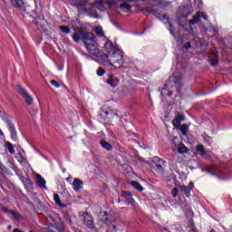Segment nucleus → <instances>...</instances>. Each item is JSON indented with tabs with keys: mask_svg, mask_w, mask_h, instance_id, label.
I'll return each mask as SVG.
<instances>
[{
	"mask_svg": "<svg viewBox=\"0 0 232 232\" xmlns=\"http://www.w3.org/2000/svg\"><path fill=\"white\" fill-rule=\"evenodd\" d=\"M92 55L94 61H97L104 66H113L114 68H121L124 64V55L121 51H114V53H104L99 46L92 53H89Z\"/></svg>",
	"mask_w": 232,
	"mask_h": 232,
	"instance_id": "f257e3e1",
	"label": "nucleus"
},
{
	"mask_svg": "<svg viewBox=\"0 0 232 232\" xmlns=\"http://www.w3.org/2000/svg\"><path fill=\"white\" fill-rule=\"evenodd\" d=\"M115 5V1H103L100 0L98 2L90 3L88 0H81L78 3L75 4V6L77 8H82L83 12H88L89 14H92L95 12V8H98V10H104V6H108V8H111Z\"/></svg>",
	"mask_w": 232,
	"mask_h": 232,
	"instance_id": "f03ea898",
	"label": "nucleus"
},
{
	"mask_svg": "<svg viewBox=\"0 0 232 232\" xmlns=\"http://www.w3.org/2000/svg\"><path fill=\"white\" fill-rule=\"evenodd\" d=\"M82 43H83L87 52L89 53H92V52H95L99 44H97V37H95V34L92 32H86L83 33V38L82 39Z\"/></svg>",
	"mask_w": 232,
	"mask_h": 232,
	"instance_id": "7ed1b4c3",
	"label": "nucleus"
},
{
	"mask_svg": "<svg viewBox=\"0 0 232 232\" xmlns=\"http://www.w3.org/2000/svg\"><path fill=\"white\" fill-rule=\"evenodd\" d=\"M143 12H148L149 14H152V15H156V17H159L164 24H169V31L170 32L171 35H175V28L173 27V24L169 23V17H168L167 14H162L161 16L160 14H159V11L157 9H150V7L143 8Z\"/></svg>",
	"mask_w": 232,
	"mask_h": 232,
	"instance_id": "20e7f679",
	"label": "nucleus"
},
{
	"mask_svg": "<svg viewBox=\"0 0 232 232\" xmlns=\"http://www.w3.org/2000/svg\"><path fill=\"white\" fill-rule=\"evenodd\" d=\"M182 76L173 74L167 80L163 90H166V88H176L177 92H180V90H182Z\"/></svg>",
	"mask_w": 232,
	"mask_h": 232,
	"instance_id": "39448f33",
	"label": "nucleus"
},
{
	"mask_svg": "<svg viewBox=\"0 0 232 232\" xmlns=\"http://www.w3.org/2000/svg\"><path fill=\"white\" fill-rule=\"evenodd\" d=\"M153 164L151 165V170L156 171L159 175H163L164 169H166V160L155 157L153 158Z\"/></svg>",
	"mask_w": 232,
	"mask_h": 232,
	"instance_id": "423d86ee",
	"label": "nucleus"
},
{
	"mask_svg": "<svg viewBox=\"0 0 232 232\" xmlns=\"http://www.w3.org/2000/svg\"><path fill=\"white\" fill-rule=\"evenodd\" d=\"M73 31L74 33L72 34V41H74V43H81L84 36L85 31L81 27H73Z\"/></svg>",
	"mask_w": 232,
	"mask_h": 232,
	"instance_id": "0eeeda50",
	"label": "nucleus"
},
{
	"mask_svg": "<svg viewBox=\"0 0 232 232\" xmlns=\"http://www.w3.org/2000/svg\"><path fill=\"white\" fill-rule=\"evenodd\" d=\"M18 93H20V95L24 97L26 104H28L29 106H32V104H34V98H32V96L28 94V92H26V89L18 85Z\"/></svg>",
	"mask_w": 232,
	"mask_h": 232,
	"instance_id": "6e6552de",
	"label": "nucleus"
},
{
	"mask_svg": "<svg viewBox=\"0 0 232 232\" xmlns=\"http://www.w3.org/2000/svg\"><path fill=\"white\" fill-rule=\"evenodd\" d=\"M83 223L88 227V229H95V223L93 222V217L91 216L90 213H84Z\"/></svg>",
	"mask_w": 232,
	"mask_h": 232,
	"instance_id": "1a4fd4ad",
	"label": "nucleus"
},
{
	"mask_svg": "<svg viewBox=\"0 0 232 232\" xmlns=\"http://www.w3.org/2000/svg\"><path fill=\"white\" fill-rule=\"evenodd\" d=\"M20 12L24 17H34V15H35V12H34L32 6L26 5L24 4L21 7Z\"/></svg>",
	"mask_w": 232,
	"mask_h": 232,
	"instance_id": "9d476101",
	"label": "nucleus"
},
{
	"mask_svg": "<svg viewBox=\"0 0 232 232\" xmlns=\"http://www.w3.org/2000/svg\"><path fill=\"white\" fill-rule=\"evenodd\" d=\"M5 122L8 126V130L11 133L12 140L16 141L17 140V130H15V126L14 125V123H12V121H10V120H6Z\"/></svg>",
	"mask_w": 232,
	"mask_h": 232,
	"instance_id": "9b49d317",
	"label": "nucleus"
},
{
	"mask_svg": "<svg viewBox=\"0 0 232 232\" xmlns=\"http://www.w3.org/2000/svg\"><path fill=\"white\" fill-rule=\"evenodd\" d=\"M121 197H124L127 203L130 204L133 208H135V199H133L131 192L122 191Z\"/></svg>",
	"mask_w": 232,
	"mask_h": 232,
	"instance_id": "f8f14e48",
	"label": "nucleus"
},
{
	"mask_svg": "<svg viewBox=\"0 0 232 232\" xmlns=\"http://www.w3.org/2000/svg\"><path fill=\"white\" fill-rule=\"evenodd\" d=\"M200 19H202V12H198L193 15V18L188 21L189 26L198 24V23H200Z\"/></svg>",
	"mask_w": 232,
	"mask_h": 232,
	"instance_id": "ddd939ff",
	"label": "nucleus"
},
{
	"mask_svg": "<svg viewBox=\"0 0 232 232\" xmlns=\"http://www.w3.org/2000/svg\"><path fill=\"white\" fill-rule=\"evenodd\" d=\"M36 184L41 188V189H46V180L41 174H35Z\"/></svg>",
	"mask_w": 232,
	"mask_h": 232,
	"instance_id": "4468645a",
	"label": "nucleus"
},
{
	"mask_svg": "<svg viewBox=\"0 0 232 232\" xmlns=\"http://www.w3.org/2000/svg\"><path fill=\"white\" fill-rule=\"evenodd\" d=\"M84 186V182L81 180L79 178H75L72 182V187L74 191H81Z\"/></svg>",
	"mask_w": 232,
	"mask_h": 232,
	"instance_id": "2eb2a0df",
	"label": "nucleus"
},
{
	"mask_svg": "<svg viewBox=\"0 0 232 232\" xmlns=\"http://www.w3.org/2000/svg\"><path fill=\"white\" fill-rule=\"evenodd\" d=\"M107 84H110L112 88H116V86H119V79L115 75L110 74L107 79Z\"/></svg>",
	"mask_w": 232,
	"mask_h": 232,
	"instance_id": "dca6fc26",
	"label": "nucleus"
},
{
	"mask_svg": "<svg viewBox=\"0 0 232 232\" xmlns=\"http://www.w3.org/2000/svg\"><path fill=\"white\" fill-rule=\"evenodd\" d=\"M13 8H16V10H20L24 6V2L23 0H9Z\"/></svg>",
	"mask_w": 232,
	"mask_h": 232,
	"instance_id": "f3484780",
	"label": "nucleus"
},
{
	"mask_svg": "<svg viewBox=\"0 0 232 232\" xmlns=\"http://www.w3.org/2000/svg\"><path fill=\"white\" fill-rule=\"evenodd\" d=\"M105 50L107 52V53H115L114 52H120L119 50H115V47H113V43L107 41L105 43Z\"/></svg>",
	"mask_w": 232,
	"mask_h": 232,
	"instance_id": "a211bd4d",
	"label": "nucleus"
},
{
	"mask_svg": "<svg viewBox=\"0 0 232 232\" xmlns=\"http://www.w3.org/2000/svg\"><path fill=\"white\" fill-rule=\"evenodd\" d=\"M100 145L102 146V148H103V150H106L107 151H111V150H113V146H111L110 142L104 140H100Z\"/></svg>",
	"mask_w": 232,
	"mask_h": 232,
	"instance_id": "6ab92c4d",
	"label": "nucleus"
},
{
	"mask_svg": "<svg viewBox=\"0 0 232 232\" xmlns=\"http://www.w3.org/2000/svg\"><path fill=\"white\" fill-rule=\"evenodd\" d=\"M178 153H180L181 155H184V153H188L189 151V149L184 145V143H179L177 145Z\"/></svg>",
	"mask_w": 232,
	"mask_h": 232,
	"instance_id": "aec40b11",
	"label": "nucleus"
},
{
	"mask_svg": "<svg viewBox=\"0 0 232 232\" xmlns=\"http://www.w3.org/2000/svg\"><path fill=\"white\" fill-rule=\"evenodd\" d=\"M218 64V52H213V58L210 59V65L217 66Z\"/></svg>",
	"mask_w": 232,
	"mask_h": 232,
	"instance_id": "412c9836",
	"label": "nucleus"
},
{
	"mask_svg": "<svg viewBox=\"0 0 232 232\" xmlns=\"http://www.w3.org/2000/svg\"><path fill=\"white\" fill-rule=\"evenodd\" d=\"M64 218L69 226H72V224H73V222H72V210L68 209L64 212Z\"/></svg>",
	"mask_w": 232,
	"mask_h": 232,
	"instance_id": "4be33fe9",
	"label": "nucleus"
},
{
	"mask_svg": "<svg viewBox=\"0 0 232 232\" xmlns=\"http://www.w3.org/2000/svg\"><path fill=\"white\" fill-rule=\"evenodd\" d=\"M130 186L134 188V189H137L138 191H144V187L139 183V181H130Z\"/></svg>",
	"mask_w": 232,
	"mask_h": 232,
	"instance_id": "5701e85b",
	"label": "nucleus"
},
{
	"mask_svg": "<svg viewBox=\"0 0 232 232\" xmlns=\"http://www.w3.org/2000/svg\"><path fill=\"white\" fill-rule=\"evenodd\" d=\"M179 190L185 194V197L189 198L191 196V190L186 188L185 185L179 186Z\"/></svg>",
	"mask_w": 232,
	"mask_h": 232,
	"instance_id": "b1692460",
	"label": "nucleus"
},
{
	"mask_svg": "<svg viewBox=\"0 0 232 232\" xmlns=\"http://www.w3.org/2000/svg\"><path fill=\"white\" fill-rule=\"evenodd\" d=\"M53 200H54L55 204H57L59 206V208H66V205L63 204L61 202V198L59 197V194L53 195Z\"/></svg>",
	"mask_w": 232,
	"mask_h": 232,
	"instance_id": "393cba45",
	"label": "nucleus"
},
{
	"mask_svg": "<svg viewBox=\"0 0 232 232\" xmlns=\"http://www.w3.org/2000/svg\"><path fill=\"white\" fill-rule=\"evenodd\" d=\"M196 150L200 153L201 157H206V155H208V151L204 149V145H198Z\"/></svg>",
	"mask_w": 232,
	"mask_h": 232,
	"instance_id": "a878e982",
	"label": "nucleus"
},
{
	"mask_svg": "<svg viewBox=\"0 0 232 232\" xmlns=\"http://www.w3.org/2000/svg\"><path fill=\"white\" fill-rule=\"evenodd\" d=\"M11 215L17 222H21V220H23V216H21L20 213L15 210H13Z\"/></svg>",
	"mask_w": 232,
	"mask_h": 232,
	"instance_id": "bb28decb",
	"label": "nucleus"
},
{
	"mask_svg": "<svg viewBox=\"0 0 232 232\" xmlns=\"http://www.w3.org/2000/svg\"><path fill=\"white\" fill-rule=\"evenodd\" d=\"M59 30L62 32V34H71L72 30L70 29V27L66 26V25H60Z\"/></svg>",
	"mask_w": 232,
	"mask_h": 232,
	"instance_id": "cd10ccee",
	"label": "nucleus"
},
{
	"mask_svg": "<svg viewBox=\"0 0 232 232\" xmlns=\"http://www.w3.org/2000/svg\"><path fill=\"white\" fill-rule=\"evenodd\" d=\"M54 226L58 232H64V224L63 222H56Z\"/></svg>",
	"mask_w": 232,
	"mask_h": 232,
	"instance_id": "c85d7f7f",
	"label": "nucleus"
},
{
	"mask_svg": "<svg viewBox=\"0 0 232 232\" xmlns=\"http://www.w3.org/2000/svg\"><path fill=\"white\" fill-rule=\"evenodd\" d=\"M94 32L99 37H104V31H102V26L95 27Z\"/></svg>",
	"mask_w": 232,
	"mask_h": 232,
	"instance_id": "c756f323",
	"label": "nucleus"
},
{
	"mask_svg": "<svg viewBox=\"0 0 232 232\" xmlns=\"http://www.w3.org/2000/svg\"><path fill=\"white\" fill-rule=\"evenodd\" d=\"M5 146L8 150L9 153H11V155H14V153H15V150L14 149V145L10 141H6Z\"/></svg>",
	"mask_w": 232,
	"mask_h": 232,
	"instance_id": "7c9ffc66",
	"label": "nucleus"
},
{
	"mask_svg": "<svg viewBox=\"0 0 232 232\" xmlns=\"http://www.w3.org/2000/svg\"><path fill=\"white\" fill-rule=\"evenodd\" d=\"M149 5L152 7L155 6H161L162 5V1L161 0H150L149 2Z\"/></svg>",
	"mask_w": 232,
	"mask_h": 232,
	"instance_id": "2f4dec72",
	"label": "nucleus"
},
{
	"mask_svg": "<svg viewBox=\"0 0 232 232\" xmlns=\"http://www.w3.org/2000/svg\"><path fill=\"white\" fill-rule=\"evenodd\" d=\"M120 8L121 10H131V5L127 3H123L120 5Z\"/></svg>",
	"mask_w": 232,
	"mask_h": 232,
	"instance_id": "473e14b6",
	"label": "nucleus"
},
{
	"mask_svg": "<svg viewBox=\"0 0 232 232\" xmlns=\"http://www.w3.org/2000/svg\"><path fill=\"white\" fill-rule=\"evenodd\" d=\"M180 131L182 135L187 136L188 135V124H183L180 128Z\"/></svg>",
	"mask_w": 232,
	"mask_h": 232,
	"instance_id": "72a5a7b5",
	"label": "nucleus"
},
{
	"mask_svg": "<svg viewBox=\"0 0 232 232\" xmlns=\"http://www.w3.org/2000/svg\"><path fill=\"white\" fill-rule=\"evenodd\" d=\"M96 73L99 77H102V75L106 73V71L102 67H99L96 71Z\"/></svg>",
	"mask_w": 232,
	"mask_h": 232,
	"instance_id": "f704fd0d",
	"label": "nucleus"
},
{
	"mask_svg": "<svg viewBox=\"0 0 232 232\" xmlns=\"http://www.w3.org/2000/svg\"><path fill=\"white\" fill-rule=\"evenodd\" d=\"M172 124H173V126H174L175 128H179V126H180V121L178 120L177 118H175V119L173 120V121H172Z\"/></svg>",
	"mask_w": 232,
	"mask_h": 232,
	"instance_id": "c9c22d12",
	"label": "nucleus"
},
{
	"mask_svg": "<svg viewBox=\"0 0 232 232\" xmlns=\"http://www.w3.org/2000/svg\"><path fill=\"white\" fill-rule=\"evenodd\" d=\"M171 195H172L173 198H176L179 195V188H174L171 191Z\"/></svg>",
	"mask_w": 232,
	"mask_h": 232,
	"instance_id": "e433bc0d",
	"label": "nucleus"
},
{
	"mask_svg": "<svg viewBox=\"0 0 232 232\" xmlns=\"http://www.w3.org/2000/svg\"><path fill=\"white\" fill-rule=\"evenodd\" d=\"M2 211H4L6 215H12V213L14 212V210H10L6 207L2 208Z\"/></svg>",
	"mask_w": 232,
	"mask_h": 232,
	"instance_id": "4c0bfd02",
	"label": "nucleus"
},
{
	"mask_svg": "<svg viewBox=\"0 0 232 232\" xmlns=\"http://www.w3.org/2000/svg\"><path fill=\"white\" fill-rule=\"evenodd\" d=\"M178 21H179V23L180 26H182V23H181V21H188V16L183 15V16H181V17L178 18Z\"/></svg>",
	"mask_w": 232,
	"mask_h": 232,
	"instance_id": "58836bf2",
	"label": "nucleus"
},
{
	"mask_svg": "<svg viewBox=\"0 0 232 232\" xmlns=\"http://www.w3.org/2000/svg\"><path fill=\"white\" fill-rule=\"evenodd\" d=\"M51 84L53 85V86H54L55 88H60V84L57 82V81H55V80H52L51 81Z\"/></svg>",
	"mask_w": 232,
	"mask_h": 232,
	"instance_id": "ea45409f",
	"label": "nucleus"
},
{
	"mask_svg": "<svg viewBox=\"0 0 232 232\" xmlns=\"http://www.w3.org/2000/svg\"><path fill=\"white\" fill-rule=\"evenodd\" d=\"M176 119H177L178 121H179V122H181V121H185V120H186L185 117H184V114H179V115H178V116L176 117Z\"/></svg>",
	"mask_w": 232,
	"mask_h": 232,
	"instance_id": "a19ab883",
	"label": "nucleus"
},
{
	"mask_svg": "<svg viewBox=\"0 0 232 232\" xmlns=\"http://www.w3.org/2000/svg\"><path fill=\"white\" fill-rule=\"evenodd\" d=\"M48 222H53V224H55L57 221L55 220V218L49 216L47 218Z\"/></svg>",
	"mask_w": 232,
	"mask_h": 232,
	"instance_id": "79ce46f5",
	"label": "nucleus"
},
{
	"mask_svg": "<svg viewBox=\"0 0 232 232\" xmlns=\"http://www.w3.org/2000/svg\"><path fill=\"white\" fill-rule=\"evenodd\" d=\"M189 48H191V43H190V42H187V43L184 44V49H185V50H189Z\"/></svg>",
	"mask_w": 232,
	"mask_h": 232,
	"instance_id": "37998d69",
	"label": "nucleus"
},
{
	"mask_svg": "<svg viewBox=\"0 0 232 232\" xmlns=\"http://www.w3.org/2000/svg\"><path fill=\"white\" fill-rule=\"evenodd\" d=\"M16 159H18L19 162H23V160H24V159L23 158V154L21 153L17 154Z\"/></svg>",
	"mask_w": 232,
	"mask_h": 232,
	"instance_id": "c03bdc74",
	"label": "nucleus"
},
{
	"mask_svg": "<svg viewBox=\"0 0 232 232\" xmlns=\"http://www.w3.org/2000/svg\"><path fill=\"white\" fill-rule=\"evenodd\" d=\"M215 168H217V167L213 166L211 168H207L206 169L207 173H213V169H215Z\"/></svg>",
	"mask_w": 232,
	"mask_h": 232,
	"instance_id": "a18cd8bd",
	"label": "nucleus"
},
{
	"mask_svg": "<svg viewBox=\"0 0 232 232\" xmlns=\"http://www.w3.org/2000/svg\"><path fill=\"white\" fill-rule=\"evenodd\" d=\"M186 188L191 191V189H193V188H195V185L193 184V182H190L188 184V186H186Z\"/></svg>",
	"mask_w": 232,
	"mask_h": 232,
	"instance_id": "49530a36",
	"label": "nucleus"
},
{
	"mask_svg": "<svg viewBox=\"0 0 232 232\" xmlns=\"http://www.w3.org/2000/svg\"><path fill=\"white\" fill-rule=\"evenodd\" d=\"M127 3H137V1H141V2H144L146 0H126Z\"/></svg>",
	"mask_w": 232,
	"mask_h": 232,
	"instance_id": "de8ad7c7",
	"label": "nucleus"
},
{
	"mask_svg": "<svg viewBox=\"0 0 232 232\" xmlns=\"http://www.w3.org/2000/svg\"><path fill=\"white\" fill-rule=\"evenodd\" d=\"M201 17L205 19V21H208V15L204 13H202Z\"/></svg>",
	"mask_w": 232,
	"mask_h": 232,
	"instance_id": "09e8293b",
	"label": "nucleus"
},
{
	"mask_svg": "<svg viewBox=\"0 0 232 232\" xmlns=\"http://www.w3.org/2000/svg\"><path fill=\"white\" fill-rule=\"evenodd\" d=\"M111 232H117V226L113 225Z\"/></svg>",
	"mask_w": 232,
	"mask_h": 232,
	"instance_id": "8fccbe9b",
	"label": "nucleus"
},
{
	"mask_svg": "<svg viewBox=\"0 0 232 232\" xmlns=\"http://www.w3.org/2000/svg\"><path fill=\"white\" fill-rule=\"evenodd\" d=\"M33 23H34V24H35L36 26L39 25V22H38L35 18H34Z\"/></svg>",
	"mask_w": 232,
	"mask_h": 232,
	"instance_id": "3c124183",
	"label": "nucleus"
},
{
	"mask_svg": "<svg viewBox=\"0 0 232 232\" xmlns=\"http://www.w3.org/2000/svg\"><path fill=\"white\" fill-rule=\"evenodd\" d=\"M72 176L66 178L67 182H72Z\"/></svg>",
	"mask_w": 232,
	"mask_h": 232,
	"instance_id": "603ef678",
	"label": "nucleus"
},
{
	"mask_svg": "<svg viewBox=\"0 0 232 232\" xmlns=\"http://www.w3.org/2000/svg\"><path fill=\"white\" fill-rule=\"evenodd\" d=\"M5 136V133L3 132V130H1L0 129V137H4Z\"/></svg>",
	"mask_w": 232,
	"mask_h": 232,
	"instance_id": "864d4df0",
	"label": "nucleus"
},
{
	"mask_svg": "<svg viewBox=\"0 0 232 232\" xmlns=\"http://www.w3.org/2000/svg\"><path fill=\"white\" fill-rule=\"evenodd\" d=\"M171 95H173L172 91L169 92V93H168V96H169V97H171Z\"/></svg>",
	"mask_w": 232,
	"mask_h": 232,
	"instance_id": "5fc2aeb1",
	"label": "nucleus"
},
{
	"mask_svg": "<svg viewBox=\"0 0 232 232\" xmlns=\"http://www.w3.org/2000/svg\"><path fill=\"white\" fill-rule=\"evenodd\" d=\"M108 222H110V219H108V218H106L104 223L108 224Z\"/></svg>",
	"mask_w": 232,
	"mask_h": 232,
	"instance_id": "6e6d98bb",
	"label": "nucleus"
},
{
	"mask_svg": "<svg viewBox=\"0 0 232 232\" xmlns=\"http://www.w3.org/2000/svg\"><path fill=\"white\" fill-rule=\"evenodd\" d=\"M160 229H161V231H168L167 227H161Z\"/></svg>",
	"mask_w": 232,
	"mask_h": 232,
	"instance_id": "4d7b16f0",
	"label": "nucleus"
},
{
	"mask_svg": "<svg viewBox=\"0 0 232 232\" xmlns=\"http://www.w3.org/2000/svg\"><path fill=\"white\" fill-rule=\"evenodd\" d=\"M7 229H8V231H10V229H12V226L9 225V226L7 227Z\"/></svg>",
	"mask_w": 232,
	"mask_h": 232,
	"instance_id": "13d9d810",
	"label": "nucleus"
},
{
	"mask_svg": "<svg viewBox=\"0 0 232 232\" xmlns=\"http://www.w3.org/2000/svg\"><path fill=\"white\" fill-rule=\"evenodd\" d=\"M3 2L4 5H6V0H0Z\"/></svg>",
	"mask_w": 232,
	"mask_h": 232,
	"instance_id": "bf43d9fd",
	"label": "nucleus"
},
{
	"mask_svg": "<svg viewBox=\"0 0 232 232\" xmlns=\"http://www.w3.org/2000/svg\"><path fill=\"white\" fill-rule=\"evenodd\" d=\"M45 232H53V229H47Z\"/></svg>",
	"mask_w": 232,
	"mask_h": 232,
	"instance_id": "052dcab7",
	"label": "nucleus"
},
{
	"mask_svg": "<svg viewBox=\"0 0 232 232\" xmlns=\"http://www.w3.org/2000/svg\"><path fill=\"white\" fill-rule=\"evenodd\" d=\"M208 139H211V137H209V136H207V137H206V140H208Z\"/></svg>",
	"mask_w": 232,
	"mask_h": 232,
	"instance_id": "680f3d73",
	"label": "nucleus"
},
{
	"mask_svg": "<svg viewBox=\"0 0 232 232\" xmlns=\"http://www.w3.org/2000/svg\"><path fill=\"white\" fill-rule=\"evenodd\" d=\"M104 216H105V217H108V212H104Z\"/></svg>",
	"mask_w": 232,
	"mask_h": 232,
	"instance_id": "e2e57ef3",
	"label": "nucleus"
},
{
	"mask_svg": "<svg viewBox=\"0 0 232 232\" xmlns=\"http://www.w3.org/2000/svg\"><path fill=\"white\" fill-rule=\"evenodd\" d=\"M103 113H105V115H108V111H103Z\"/></svg>",
	"mask_w": 232,
	"mask_h": 232,
	"instance_id": "0e129e2a",
	"label": "nucleus"
},
{
	"mask_svg": "<svg viewBox=\"0 0 232 232\" xmlns=\"http://www.w3.org/2000/svg\"><path fill=\"white\" fill-rule=\"evenodd\" d=\"M93 17H99V15H98V14H96V15H93Z\"/></svg>",
	"mask_w": 232,
	"mask_h": 232,
	"instance_id": "69168bd1",
	"label": "nucleus"
},
{
	"mask_svg": "<svg viewBox=\"0 0 232 232\" xmlns=\"http://www.w3.org/2000/svg\"><path fill=\"white\" fill-rule=\"evenodd\" d=\"M210 232H215V229H212Z\"/></svg>",
	"mask_w": 232,
	"mask_h": 232,
	"instance_id": "338daca9",
	"label": "nucleus"
},
{
	"mask_svg": "<svg viewBox=\"0 0 232 232\" xmlns=\"http://www.w3.org/2000/svg\"><path fill=\"white\" fill-rule=\"evenodd\" d=\"M174 179H177V176H173Z\"/></svg>",
	"mask_w": 232,
	"mask_h": 232,
	"instance_id": "774afa93",
	"label": "nucleus"
}]
</instances>
